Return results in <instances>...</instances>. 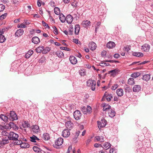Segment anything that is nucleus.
Here are the masks:
<instances>
[{"instance_id":"nucleus-55","label":"nucleus","mask_w":153,"mask_h":153,"mask_svg":"<svg viewBox=\"0 0 153 153\" xmlns=\"http://www.w3.org/2000/svg\"><path fill=\"white\" fill-rule=\"evenodd\" d=\"M7 14L5 13L1 16H0V20H2L4 19L5 17L7 16Z\"/></svg>"},{"instance_id":"nucleus-41","label":"nucleus","mask_w":153,"mask_h":153,"mask_svg":"<svg viewBox=\"0 0 153 153\" xmlns=\"http://www.w3.org/2000/svg\"><path fill=\"white\" fill-rule=\"evenodd\" d=\"M51 50V49L48 47H46L45 48V49H44L43 48V53L46 54L48 52Z\"/></svg>"},{"instance_id":"nucleus-7","label":"nucleus","mask_w":153,"mask_h":153,"mask_svg":"<svg viewBox=\"0 0 153 153\" xmlns=\"http://www.w3.org/2000/svg\"><path fill=\"white\" fill-rule=\"evenodd\" d=\"M70 134V133L68 129H65L62 132V135L64 137H68Z\"/></svg>"},{"instance_id":"nucleus-45","label":"nucleus","mask_w":153,"mask_h":153,"mask_svg":"<svg viewBox=\"0 0 153 153\" xmlns=\"http://www.w3.org/2000/svg\"><path fill=\"white\" fill-rule=\"evenodd\" d=\"M105 62L104 61H102L100 64V65L101 66H108L109 65H110L108 63H106L105 62Z\"/></svg>"},{"instance_id":"nucleus-62","label":"nucleus","mask_w":153,"mask_h":153,"mask_svg":"<svg viewBox=\"0 0 153 153\" xmlns=\"http://www.w3.org/2000/svg\"><path fill=\"white\" fill-rule=\"evenodd\" d=\"M73 42L75 43L76 44H79L80 43V42L78 40L76 39H73Z\"/></svg>"},{"instance_id":"nucleus-49","label":"nucleus","mask_w":153,"mask_h":153,"mask_svg":"<svg viewBox=\"0 0 153 153\" xmlns=\"http://www.w3.org/2000/svg\"><path fill=\"white\" fill-rule=\"evenodd\" d=\"M17 27H21L22 28H25L26 27V26L25 25V24L24 22H23L21 24L19 25L18 24L17 25Z\"/></svg>"},{"instance_id":"nucleus-46","label":"nucleus","mask_w":153,"mask_h":153,"mask_svg":"<svg viewBox=\"0 0 153 153\" xmlns=\"http://www.w3.org/2000/svg\"><path fill=\"white\" fill-rule=\"evenodd\" d=\"M23 126L25 128H27L29 127L30 126V124L27 121H25L24 122V123L23 124Z\"/></svg>"},{"instance_id":"nucleus-61","label":"nucleus","mask_w":153,"mask_h":153,"mask_svg":"<svg viewBox=\"0 0 153 153\" xmlns=\"http://www.w3.org/2000/svg\"><path fill=\"white\" fill-rule=\"evenodd\" d=\"M130 87L126 85V87H125V90L126 92L128 91V92L130 90Z\"/></svg>"},{"instance_id":"nucleus-40","label":"nucleus","mask_w":153,"mask_h":153,"mask_svg":"<svg viewBox=\"0 0 153 153\" xmlns=\"http://www.w3.org/2000/svg\"><path fill=\"white\" fill-rule=\"evenodd\" d=\"M110 107L111 106L109 105L105 104L103 106V111H105L107 110H110L109 109Z\"/></svg>"},{"instance_id":"nucleus-43","label":"nucleus","mask_w":153,"mask_h":153,"mask_svg":"<svg viewBox=\"0 0 153 153\" xmlns=\"http://www.w3.org/2000/svg\"><path fill=\"white\" fill-rule=\"evenodd\" d=\"M87 114H90L92 112V109L90 106H88L87 107Z\"/></svg>"},{"instance_id":"nucleus-25","label":"nucleus","mask_w":153,"mask_h":153,"mask_svg":"<svg viewBox=\"0 0 153 153\" xmlns=\"http://www.w3.org/2000/svg\"><path fill=\"white\" fill-rule=\"evenodd\" d=\"M59 17V19L62 22L64 23L65 22L66 18L63 14H60Z\"/></svg>"},{"instance_id":"nucleus-4","label":"nucleus","mask_w":153,"mask_h":153,"mask_svg":"<svg viewBox=\"0 0 153 153\" xmlns=\"http://www.w3.org/2000/svg\"><path fill=\"white\" fill-rule=\"evenodd\" d=\"M112 98V94H109L108 93L106 92L103 96L102 99L104 100L106 98L108 101H110Z\"/></svg>"},{"instance_id":"nucleus-8","label":"nucleus","mask_w":153,"mask_h":153,"mask_svg":"<svg viewBox=\"0 0 153 153\" xmlns=\"http://www.w3.org/2000/svg\"><path fill=\"white\" fill-rule=\"evenodd\" d=\"M9 143V141L7 138L4 137L2 138L1 140L0 141V146H2Z\"/></svg>"},{"instance_id":"nucleus-26","label":"nucleus","mask_w":153,"mask_h":153,"mask_svg":"<svg viewBox=\"0 0 153 153\" xmlns=\"http://www.w3.org/2000/svg\"><path fill=\"white\" fill-rule=\"evenodd\" d=\"M56 54L59 58H62L64 57V53L61 51H57L56 52Z\"/></svg>"},{"instance_id":"nucleus-30","label":"nucleus","mask_w":153,"mask_h":153,"mask_svg":"<svg viewBox=\"0 0 153 153\" xmlns=\"http://www.w3.org/2000/svg\"><path fill=\"white\" fill-rule=\"evenodd\" d=\"M132 54L134 56L138 57H142L143 56V53L138 52H134Z\"/></svg>"},{"instance_id":"nucleus-39","label":"nucleus","mask_w":153,"mask_h":153,"mask_svg":"<svg viewBox=\"0 0 153 153\" xmlns=\"http://www.w3.org/2000/svg\"><path fill=\"white\" fill-rule=\"evenodd\" d=\"M10 131H3L1 132L2 135L4 136H8V137L9 136Z\"/></svg>"},{"instance_id":"nucleus-42","label":"nucleus","mask_w":153,"mask_h":153,"mask_svg":"<svg viewBox=\"0 0 153 153\" xmlns=\"http://www.w3.org/2000/svg\"><path fill=\"white\" fill-rule=\"evenodd\" d=\"M98 127L99 128H101L104 127L105 126V123L102 124L101 122L98 121H97Z\"/></svg>"},{"instance_id":"nucleus-24","label":"nucleus","mask_w":153,"mask_h":153,"mask_svg":"<svg viewBox=\"0 0 153 153\" xmlns=\"http://www.w3.org/2000/svg\"><path fill=\"white\" fill-rule=\"evenodd\" d=\"M95 138L97 141H100V142H103L104 141V138L102 136H97L95 137Z\"/></svg>"},{"instance_id":"nucleus-2","label":"nucleus","mask_w":153,"mask_h":153,"mask_svg":"<svg viewBox=\"0 0 153 153\" xmlns=\"http://www.w3.org/2000/svg\"><path fill=\"white\" fill-rule=\"evenodd\" d=\"M19 137V135L13 132H10L9 136L8 137V138L12 140H16Z\"/></svg>"},{"instance_id":"nucleus-28","label":"nucleus","mask_w":153,"mask_h":153,"mask_svg":"<svg viewBox=\"0 0 153 153\" xmlns=\"http://www.w3.org/2000/svg\"><path fill=\"white\" fill-rule=\"evenodd\" d=\"M91 23L90 21L87 20H85L82 22V24L84 27H85L89 25Z\"/></svg>"},{"instance_id":"nucleus-34","label":"nucleus","mask_w":153,"mask_h":153,"mask_svg":"<svg viewBox=\"0 0 153 153\" xmlns=\"http://www.w3.org/2000/svg\"><path fill=\"white\" fill-rule=\"evenodd\" d=\"M0 118L4 121L6 122L8 120V117L4 114H1L0 115Z\"/></svg>"},{"instance_id":"nucleus-64","label":"nucleus","mask_w":153,"mask_h":153,"mask_svg":"<svg viewBox=\"0 0 153 153\" xmlns=\"http://www.w3.org/2000/svg\"><path fill=\"white\" fill-rule=\"evenodd\" d=\"M110 153H116V151L113 148H111L110 149Z\"/></svg>"},{"instance_id":"nucleus-3","label":"nucleus","mask_w":153,"mask_h":153,"mask_svg":"<svg viewBox=\"0 0 153 153\" xmlns=\"http://www.w3.org/2000/svg\"><path fill=\"white\" fill-rule=\"evenodd\" d=\"M68 120L65 123V126L68 128L70 130L73 128L74 124L71 121V118L69 117H67Z\"/></svg>"},{"instance_id":"nucleus-38","label":"nucleus","mask_w":153,"mask_h":153,"mask_svg":"<svg viewBox=\"0 0 153 153\" xmlns=\"http://www.w3.org/2000/svg\"><path fill=\"white\" fill-rule=\"evenodd\" d=\"M54 12L56 15H59L60 13V11L59 8L55 7L54 9Z\"/></svg>"},{"instance_id":"nucleus-63","label":"nucleus","mask_w":153,"mask_h":153,"mask_svg":"<svg viewBox=\"0 0 153 153\" xmlns=\"http://www.w3.org/2000/svg\"><path fill=\"white\" fill-rule=\"evenodd\" d=\"M120 56V55L118 53H116L114 55V58L117 59Z\"/></svg>"},{"instance_id":"nucleus-23","label":"nucleus","mask_w":153,"mask_h":153,"mask_svg":"<svg viewBox=\"0 0 153 153\" xmlns=\"http://www.w3.org/2000/svg\"><path fill=\"white\" fill-rule=\"evenodd\" d=\"M108 114L109 116L111 117H113L115 116V112L112 109L109 110L108 111Z\"/></svg>"},{"instance_id":"nucleus-20","label":"nucleus","mask_w":153,"mask_h":153,"mask_svg":"<svg viewBox=\"0 0 153 153\" xmlns=\"http://www.w3.org/2000/svg\"><path fill=\"white\" fill-rule=\"evenodd\" d=\"M42 138L45 140H48L50 139V136L48 133H44L43 134Z\"/></svg>"},{"instance_id":"nucleus-36","label":"nucleus","mask_w":153,"mask_h":153,"mask_svg":"<svg viewBox=\"0 0 153 153\" xmlns=\"http://www.w3.org/2000/svg\"><path fill=\"white\" fill-rule=\"evenodd\" d=\"M128 83L130 85H133L134 84V79L132 78H130L128 81Z\"/></svg>"},{"instance_id":"nucleus-19","label":"nucleus","mask_w":153,"mask_h":153,"mask_svg":"<svg viewBox=\"0 0 153 153\" xmlns=\"http://www.w3.org/2000/svg\"><path fill=\"white\" fill-rule=\"evenodd\" d=\"M141 88L140 85H135L134 86L133 88V90L134 92H138L140 91Z\"/></svg>"},{"instance_id":"nucleus-27","label":"nucleus","mask_w":153,"mask_h":153,"mask_svg":"<svg viewBox=\"0 0 153 153\" xmlns=\"http://www.w3.org/2000/svg\"><path fill=\"white\" fill-rule=\"evenodd\" d=\"M20 147L23 148H28L30 147L29 144L26 143H23L22 142L21 144L20 145Z\"/></svg>"},{"instance_id":"nucleus-57","label":"nucleus","mask_w":153,"mask_h":153,"mask_svg":"<svg viewBox=\"0 0 153 153\" xmlns=\"http://www.w3.org/2000/svg\"><path fill=\"white\" fill-rule=\"evenodd\" d=\"M5 9V6L2 4H0V12L4 10Z\"/></svg>"},{"instance_id":"nucleus-33","label":"nucleus","mask_w":153,"mask_h":153,"mask_svg":"<svg viewBox=\"0 0 153 153\" xmlns=\"http://www.w3.org/2000/svg\"><path fill=\"white\" fill-rule=\"evenodd\" d=\"M150 78V75L149 74H146L143 76V79L144 80L148 81Z\"/></svg>"},{"instance_id":"nucleus-29","label":"nucleus","mask_w":153,"mask_h":153,"mask_svg":"<svg viewBox=\"0 0 153 153\" xmlns=\"http://www.w3.org/2000/svg\"><path fill=\"white\" fill-rule=\"evenodd\" d=\"M117 70L115 69L108 71V73L109 74H111V75L114 76L117 74Z\"/></svg>"},{"instance_id":"nucleus-17","label":"nucleus","mask_w":153,"mask_h":153,"mask_svg":"<svg viewBox=\"0 0 153 153\" xmlns=\"http://www.w3.org/2000/svg\"><path fill=\"white\" fill-rule=\"evenodd\" d=\"M115 46V43L113 42L110 41L107 44V47L109 48H112Z\"/></svg>"},{"instance_id":"nucleus-15","label":"nucleus","mask_w":153,"mask_h":153,"mask_svg":"<svg viewBox=\"0 0 153 153\" xmlns=\"http://www.w3.org/2000/svg\"><path fill=\"white\" fill-rule=\"evenodd\" d=\"M73 20V17L71 15H68L66 18V21L68 24H71Z\"/></svg>"},{"instance_id":"nucleus-56","label":"nucleus","mask_w":153,"mask_h":153,"mask_svg":"<svg viewBox=\"0 0 153 153\" xmlns=\"http://www.w3.org/2000/svg\"><path fill=\"white\" fill-rule=\"evenodd\" d=\"M74 29L73 27H70L69 30V34L70 35H72Z\"/></svg>"},{"instance_id":"nucleus-35","label":"nucleus","mask_w":153,"mask_h":153,"mask_svg":"<svg viewBox=\"0 0 153 153\" xmlns=\"http://www.w3.org/2000/svg\"><path fill=\"white\" fill-rule=\"evenodd\" d=\"M104 149H108L111 146V145L109 143H105L103 145Z\"/></svg>"},{"instance_id":"nucleus-9","label":"nucleus","mask_w":153,"mask_h":153,"mask_svg":"<svg viewBox=\"0 0 153 153\" xmlns=\"http://www.w3.org/2000/svg\"><path fill=\"white\" fill-rule=\"evenodd\" d=\"M150 48V46L149 45L145 44L142 46L141 49L143 51L147 52H148Z\"/></svg>"},{"instance_id":"nucleus-32","label":"nucleus","mask_w":153,"mask_h":153,"mask_svg":"<svg viewBox=\"0 0 153 153\" xmlns=\"http://www.w3.org/2000/svg\"><path fill=\"white\" fill-rule=\"evenodd\" d=\"M30 140L31 142H36V140H39V139L38 137L34 135H33V136L30 137Z\"/></svg>"},{"instance_id":"nucleus-48","label":"nucleus","mask_w":153,"mask_h":153,"mask_svg":"<svg viewBox=\"0 0 153 153\" xmlns=\"http://www.w3.org/2000/svg\"><path fill=\"white\" fill-rule=\"evenodd\" d=\"M33 151L36 152H39L40 151V149L38 147L36 146H33Z\"/></svg>"},{"instance_id":"nucleus-21","label":"nucleus","mask_w":153,"mask_h":153,"mask_svg":"<svg viewBox=\"0 0 153 153\" xmlns=\"http://www.w3.org/2000/svg\"><path fill=\"white\" fill-rule=\"evenodd\" d=\"M43 46H39L36 48L35 49V50L37 53H41L42 52V53H43Z\"/></svg>"},{"instance_id":"nucleus-59","label":"nucleus","mask_w":153,"mask_h":153,"mask_svg":"<svg viewBox=\"0 0 153 153\" xmlns=\"http://www.w3.org/2000/svg\"><path fill=\"white\" fill-rule=\"evenodd\" d=\"M79 74L81 76H83L85 75V72L81 70L80 71Z\"/></svg>"},{"instance_id":"nucleus-10","label":"nucleus","mask_w":153,"mask_h":153,"mask_svg":"<svg viewBox=\"0 0 153 153\" xmlns=\"http://www.w3.org/2000/svg\"><path fill=\"white\" fill-rule=\"evenodd\" d=\"M63 142V139L62 137L59 138L55 142L56 145L60 146L61 145Z\"/></svg>"},{"instance_id":"nucleus-53","label":"nucleus","mask_w":153,"mask_h":153,"mask_svg":"<svg viewBox=\"0 0 153 153\" xmlns=\"http://www.w3.org/2000/svg\"><path fill=\"white\" fill-rule=\"evenodd\" d=\"M53 32L55 34L57 35L58 34V32L57 29L55 26H53Z\"/></svg>"},{"instance_id":"nucleus-1","label":"nucleus","mask_w":153,"mask_h":153,"mask_svg":"<svg viewBox=\"0 0 153 153\" xmlns=\"http://www.w3.org/2000/svg\"><path fill=\"white\" fill-rule=\"evenodd\" d=\"M96 84V81L91 79H89L87 82V86L91 87V88L92 91L95 90Z\"/></svg>"},{"instance_id":"nucleus-50","label":"nucleus","mask_w":153,"mask_h":153,"mask_svg":"<svg viewBox=\"0 0 153 153\" xmlns=\"http://www.w3.org/2000/svg\"><path fill=\"white\" fill-rule=\"evenodd\" d=\"M81 111L84 114H87V108H86L84 106L82 108Z\"/></svg>"},{"instance_id":"nucleus-11","label":"nucleus","mask_w":153,"mask_h":153,"mask_svg":"<svg viewBox=\"0 0 153 153\" xmlns=\"http://www.w3.org/2000/svg\"><path fill=\"white\" fill-rule=\"evenodd\" d=\"M69 60L71 63L73 65L76 64L77 62L76 58L74 56H70Z\"/></svg>"},{"instance_id":"nucleus-6","label":"nucleus","mask_w":153,"mask_h":153,"mask_svg":"<svg viewBox=\"0 0 153 153\" xmlns=\"http://www.w3.org/2000/svg\"><path fill=\"white\" fill-rule=\"evenodd\" d=\"M74 116L76 120H78L80 119L81 116V114L80 111L76 110L74 113Z\"/></svg>"},{"instance_id":"nucleus-37","label":"nucleus","mask_w":153,"mask_h":153,"mask_svg":"<svg viewBox=\"0 0 153 153\" xmlns=\"http://www.w3.org/2000/svg\"><path fill=\"white\" fill-rule=\"evenodd\" d=\"M140 75V74L139 72L134 73L131 75V76L133 78H136Z\"/></svg>"},{"instance_id":"nucleus-12","label":"nucleus","mask_w":153,"mask_h":153,"mask_svg":"<svg viewBox=\"0 0 153 153\" xmlns=\"http://www.w3.org/2000/svg\"><path fill=\"white\" fill-rule=\"evenodd\" d=\"M24 33V30L22 29H19L15 33V35L18 37H19L23 35Z\"/></svg>"},{"instance_id":"nucleus-51","label":"nucleus","mask_w":153,"mask_h":153,"mask_svg":"<svg viewBox=\"0 0 153 153\" xmlns=\"http://www.w3.org/2000/svg\"><path fill=\"white\" fill-rule=\"evenodd\" d=\"M42 23L43 26L44 27H45V28H48V29H49L50 28V27L48 25L45 23L44 21H42Z\"/></svg>"},{"instance_id":"nucleus-14","label":"nucleus","mask_w":153,"mask_h":153,"mask_svg":"<svg viewBox=\"0 0 153 153\" xmlns=\"http://www.w3.org/2000/svg\"><path fill=\"white\" fill-rule=\"evenodd\" d=\"M96 45L95 43L91 42L89 43V48L92 51L95 50L96 48Z\"/></svg>"},{"instance_id":"nucleus-44","label":"nucleus","mask_w":153,"mask_h":153,"mask_svg":"<svg viewBox=\"0 0 153 153\" xmlns=\"http://www.w3.org/2000/svg\"><path fill=\"white\" fill-rule=\"evenodd\" d=\"M80 133V131H78L76 132L75 134L74 137L73 139L74 141L76 140L79 135Z\"/></svg>"},{"instance_id":"nucleus-52","label":"nucleus","mask_w":153,"mask_h":153,"mask_svg":"<svg viewBox=\"0 0 153 153\" xmlns=\"http://www.w3.org/2000/svg\"><path fill=\"white\" fill-rule=\"evenodd\" d=\"M118 85L117 84H114L111 87V89L113 90H115L118 87Z\"/></svg>"},{"instance_id":"nucleus-13","label":"nucleus","mask_w":153,"mask_h":153,"mask_svg":"<svg viewBox=\"0 0 153 153\" xmlns=\"http://www.w3.org/2000/svg\"><path fill=\"white\" fill-rule=\"evenodd\" d=\"M32 131L35 133H37L40 131L39 127L37 125H34L33 126Z\"/></svg>"},{"instance_id":"nucleus-16","label":"nucleus","mask_w":153,"mask_h":153,"mask_svg":"<svg viewBox=\"0 0 153 153\" xmlns=\"http://www.w3.org/2000/svg\"><path fill=\"white\" fill-rule=\"evenodd\" d=\"M32 42L35 44H38L40 42L39 39L37 36H34L32 38Z\"/></svg>"},{"instance_id":"nucleus-60","label":"nucleus","mask_w":153,"mask_h":153,"mask_svg":"<svg viewBox=\"0 0 153 153\" xmlns=\"http://www.w3.org/2000/svg\"><path fill=\"white\" fill-rule=\"evenodd\" d=\"M125 50L127 51H128L130 50V46H126V47L124 48Z\"/></svg>"},{"instance_id":"nucleus-5","label":"nucleus","mask_w":153,"mask_h":153,"mask_svg":"<svg viewBox=\"0 0 153 153\" xmlns=\"http://www.w3.org/2000/svg\"><path fill=\"white\" fill-rule=\"evenodd\" d=\"M9 118L12 121L16 120L18 119L16 113L13 111L10 112V117Z\"/></svg>"},{"instance_id":"nucleus-58","label":"nucleus","mask_w":153,"mask_h":153,"mask_svg":"<svg viewBox=\"0 0 153 153\" xmlns=\"http://www.w3.org/2000/svg\"><path fill=\"white\" fill-rule=\"evenodd\" d=\"M16 142H15V143L16 145H20H20L22 143V141L21 140H16Z\"/></svg>"},{"instance_id":"nucleus-18","label":"nucleus","mask_w":153,"mask_h":153,"mask_svg":"<svg viewBox=\"0 0 153 153\" xmlns=\"http://www.w3.org/2000/svg\"><path fill=\"white\" fill-rule=\"evenodd\" d=\"M116 93L119 97H122L123 94V91L122 88H119L117 90Z\"/></svg>"},{"instance_id":"nucleus-47","label":"nucleus","mask_w":153,"mask_h":153,"mask_svg":"<svg viewBox=\"0 0 153 153\" xmlns=\"http://www.w3.org/2000/svg\"><path fill=\"white\" fill-rule=\"evenodd\" d=\"M6 39L4 36L3 35L0 36V43L4 42L5 41Z\"/></svg>"},{"instance_id":"nucleus-54","label":"nucleus","mask_w":153,"mask_h":153,"mask_svg":"<svg viewBox=\"0 0 153 153\" xmlns=\"http://www.w3.org/2000/svg\"><path fill=\"white\" fill-rule=\"evenodd\" d=\"M60 48L62 50H64L68 51H69L71 50L70 49L67 47H61Z\"/></svg>"},{"instance_id":"nucleus-22","label":"nucleus","mask_w":153,"mask_h":153,"mask_svg":"<svg viewBox=\"0 0 153 153\" xmlns=\"http://www.w3.org/2000/svg\"><path fill=\"white\" fill-rule=\"evenodd\" d=\"M80 27L78 24L75 25V33L76 35L78 34L80 30Z\"/></svg>"},{"instance_id":"nucleus-31","label":"nucleus","mask_w":153,"mask_h":153,"mask_svg":"<svg viewBox=\"0 0 153 153\" xmlns=\"http://www.w3.org/2000/svg\"><path fill=\"white\" fill-rule=\"evenodd\" d=\"M33 50L29 51L28 53L25 54V57L27 58H29L33 53Z\"/></svg>"}]
</instances>
